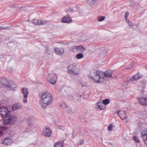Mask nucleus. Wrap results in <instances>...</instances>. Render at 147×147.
<instances>
[{"mask_svg":"<svg viewBox=\"0 0 147 147\" xmlns=\"http://www.w3.org/2000/svg\"><path fill=\"white\" fill-rule=\"evenodd\" d=\"M53 98L52 95L47 92L43 94L41 96L40 105L43 108H45L51 104Z\"/></svg>","mask_w":147,"mask_h":147,"instance_id":"obj_1","label":"nucleus"},{"mask_svg":"<svg viewBox=\"0 0 147 147\" xmlns=\"http://www.w3.org/2000/svg\"><path fill=\"white\" fill-rule=\"evenodd\" d=\"M94 76L92 77V74H90V76L95 82L97 83H100L103 81L104 79L103 73L102 72L98 71L94 73Z\"/></svg>","mask_w":147,"mask_h":147,"instance_id":"obj_2","label":"nucleus"},{"mask_svg":"<svg viewBox=\"0 0 147 147\" xmlns=\"http://www.w3.org/2000/svg\"><path fill=\"white\" fill-rule=\"evenodd\" d=\"M17 120V117L15 116H12L10 113L9 114L5 119L3 121V125H11L14 123Z\"/></svg>","mask_w":147,"mask_h":147,"instance_id":"obj_3","label":"nucleus"},{"mask_svg":"<svg viewBox=\"0 0 147 147\" xmlns=\"http://www.w3.org/2000/svg\"><path fill=\"white\" fill-rule=\"evenodd\" d=\"M118 114L124 122L125 123L128 122L129 119L127 116L126 113L125 111H119L118 112Z\"/></svg>","mask_w":147,"mask_h":147,"instance_id":"obj_4","label":"nucleus"},{"mask_svg":"<svg viewBox=\"0 0 147 147\" xmlns=\"http://www.w3.org/2000/svg\"><path fill=\"white\" fill-rule=\"evenodd\" d=\"M47 80L51 83L54 84L57 81V77L54 73L49 74L47 76Z\"/></svg>","mask_w":147,"mask_h":147,"instance_id":"obj_5","label":"nucleus"},{"mask_svg":"<svg viewBox=\"0 0 147 147\" xmlns=\"http://www.w3.org/2000/svg\"><path fill=\"white\" fill-rule=\"evenodd\" d=\"M76 65L75 63H73L70 65L68 67V72L70 74L73 73L75 74H79V72L76 69Z\"/></svg>","mask_w":147,"mask_h":147,"instance_id":"obj_6","label":"nucleus"},{"mask_svg":"<svg viewBox=\"0 0 147 147\" xmlns=\"http://www.w3.org/2000/svg\"><path fill=\"white\" fill-rule=\"evenodd\" d=\"M10 112L5 107H0V114L3 117H5L10 114Z\"/></svg>","mask_w":147,"mask_h":147,"instance_id":"obj_7","label":"nucleus"},{"mask_svg":"<svg viewBox=\"0 0 147 147\" xmlns=\"http://www.w3.org/2000/svg\"><path fill=\"white\" fill-rule=\"evenodd\" d=\"M21 91L23 94L24 99L23 100V102L24 103H26L27 102V99L28 93V89L26 88H23L22 89Z\"/></svg>","mask_w":147,"mask_h":147,"instance_id":"obj_8","label":"nucleus"},{"mask_svg":"<svg viewBox=\"0 0 147 147\" xmlns=\"http://www.w3.org/2000/svg\"><path fill=\"white\" fill-rule=\"evenodd\" d=\"M137 99L140 104L143 106L147 105V98L143 97H138Z\"/></svg>","mask_w":147,"mask_h":147,"instance_id":"obj_9","label":"nucleus"},{"mask_svg":"<svg viewBox=\"0 0 147 147\" xmlns=\"http://www.w3.org/2000/svg\"><path fill=\"white\" fill-rule=\"evenodd\" d=\"M86 49V48L83 47L80 45L73 48L72 50L74 52L82 53Z\"/></svg>","mask_w":147,"mask_h":147,"instance_id":"obj_10","label":"nucleus"},{"mask_svg":"<svg viewBox=\"0 0 147 147\" xmlns=\"http://www.w3.org/2000/svg\"><path fill=\"white\" fill-rule=\"evenodd\" d=\"M43 134L46 136L50 137L51 134V129L47 127H45L43 130Z\"/></svg>","mask_w":147,"mask_h":147,"instance_id":"obj_11","label":"nucleus"},{"mask_svg":"<svg viewBox=\"0 0 147 147\" xmlns=\"http://www.w3.org/2000/svg\"><path fill=\"white\" fill-rule=\"evenodd\" d=\"M141 132L142 139L144 143L147 145V130H142Z\"/></svg>","mask_w":147,"mask_h":147,"instance_id":"obj_12","label":"nucleus"},{"mask_svg":"<svg viewBox=\"0 0 147 147\" xmlns=\"http://www.w3.org/2000/svg\"><path fill=\"white\" fill-rule=\"evenodd\" d=\"M9 83V81L5 78H1L0 79V84H1V87H3V86H7Z\"/></svg>","mask_w":147,"mask_h":147,"instance_id":"obj_13","label":"nucleus"},{"mask_svg":"<svg viewBox=\"0 0 147 147\" xmlns=\"http://www.w3.org/2000/svg\"><path fill=\"white\" fill-rule=\"evenodd\" d=\"M54 51L57 55H61L64 53L63 49L62 48L55 47V48Z\"/></svg>","mask_w":147,"mask_h":147,"instance_id":"obj_14","label":"nucleus"},{"mask_svg":"<svg viewBox=\"0 0 147 147\" xmlns=\"http://www.w3.org/2000/svg\"><path fill=\"white\" fill-rule=\"evenodd\" d=\"M61 22L63 23H70L72 22V20L71 18L69 16L64 17L62 18Z\"/></svg>","mask_w":147,"mask_h":147,"instance_id":"obj_15","label":"nucleus"},{"mask_svg":"<svg viewBox=\"0 0 147 147\" xmlns=\"http://www.w3.org/2000/svg\"><path fill=\"white\" fill-rule=\"evenodd\" d=\"M22 108V106L20 104L17 103L14 104L12 105V109L13 111H16L19 109Z\"/></svg>","mask_w":147,"mask_h":147,"instance_id":"obj_16","label":"nucleus"},{"mask_svg":"<svg viewBox=\"0 0 147 147\" xmlns=\"http://www.w3.org/2000/svg\"><path fill=\"white\" fill-rule=\"evenodd\" d=\"M12 142V140L10 138L5 139L3 142V144L6 145L11 144Z\"/></svg>","mask_w":147,"mask_h":147,"instance_id":"obj_17","label":"nucleus"},{"mask_svg":"<svg viewBox=\"0 0 147 147\" xmlns=\"http://www.w3.org/2000/svg\"><path fill=\"white\" fill-rule=\"evenodd\" d=\"M97 0H87V3L90 7H92L95 5Z\"/></svg>","mask_w":147,"mask_h":147,"instance_id":"obj_18","label":"nucleus"},{"mask_svg":"<svg viewBox=\"0 0 147 147\" xmlns=\"http://www.w3.org/2000/svg\"><path fill=\"white\" fill-rule=\"evenodd\" d=\"M104 75V79L105 78V77H111L112 76V72L110 71H108L104 72H103Z\"/></svg>","mask_w":147,"mask_h":147,"instance_id":"obj_19","label":"nucleus"},{"mask_svg":"<svg viewBox=\"0 0 147 147\" xmlns=\"http://www.w3.org/2000/svg\"><path fill=\"white\" fill-rule=\"evenodd\" d=\"M34 128V127L33 125L32 124H30L26 128V131L27 132L30 133L32 131Z\"/></svg>","mask_w":147,"mask_h":147,"instance_id":"obj_20","label":"nucleus"},{"mask_svg":"<svg viewBox=\"0 0 147 147\" xmlns=\"http://www.w3.org/2000/svg\"><path fill=\"white\" fill-rule=\"evenodd\" d=\"M7 86L12 88H15L17 87L16 85L11 81H9L8 85Z\"/></svg>","mask_w":147,"mask_h":147,"instance_id":"obj_21","label":"nucleus"},{"mask_svg":"<svg viewBox=\"0 0 147 147\" xmlns=\"http://www.w3.org/2000/svg\"><path fill=\"white\" fill-rule=\"evenodd\" d=\"M133 77L134 80H136L141 78L142 76L139 73H138L133 76Z\"/></svg>","mask_w":147,"mask_h":147,"instance_id":"obj_22","label":"nucleus"},{"mask_svg":"<svg viewBox=\"0 0 147 147\" xmlns=\"http://www.w3.org/2000/svg\"><path fill=\"white\" fill-rule=\"evenodd\" d=\"M97 105L98 107L100 109V110H102L104 109L105 107L102 104L101 102L99 101L97 103Z\"/></svg>","mask_w":147,"mask_h":147,"instance_id":"obj_23","label":"nucleus"},{"mask_svg":"<svg viewBox=\"0 0 147 147\" xmlns=\"http://www.w3.org/2000/svg\"><path fill=\"white\" fill-rule=\"evenodd\" d=\"M40 20L35 19L33 20V23L35 25H40Z\"/></svg>","mask_w":147,"mask_h":147,"instance_id":"obj_24","label":"nucleus"},{"mask_svg":"<svg viewBox=\"0 0 147 147\" xmlns=\"http://www.w3.org/2000/svg\"><path fill=\"white\" fill-rule=\"evenodd\" d=\"M110 102L109 100L108 99H106L102 101V104L103 105H106L108 104Z\"/></svg>","mask_w":147,"mask_h":147,"instance_id":"obj_25","label":"nucleus"},{"mask_svg":"<svg viewBox=\"0 0 147 147\" xmlns=\"http://www.w3.org/2000/svg\"><path fill=\"white\" fill-rule=\"evenodd\" d=\"M105 18V16H99L97 18V19L98 21L100 22L104 20Z\"/></svg>","mask_w":147,"mask_h":147,"instance_id":"obj_26","label":"nucleus"},{"mask_svg":"<svg viewBox=\"0 0 147 147\" xmlns=\"http://www.w3.org/2000/svg\"><path fill=\"white\" fill-rule=\"evenodd\" d=\"M63 144V143L62 142H59L56 143L55 145L54 146V147H61V144Z\"/></svg>","mask_w":147,"mask_h":147,"instance_id":"obj_27","label":"nucleus"},{"mask_svg":"<svg viewBox=\"0 0 147 147\" xmlns=\"http://www.w3.org/2000/svg\"><path fill=\"white\" fill-rule=\"evenodd\" d=\"M83 56V55L82 54L79 53L77 55L76 57L78 59H80L82 58Z\"/></svg>","mask_w":147,"mask_h":147,"instance_id":"obj_28","label":"nucleus"},{"mask_svg":"<svg viewBox=\"0 0 147 147\" xmlns=\"http://www.w3.org/2000/svg\"><path fill=\"white\" fill-rule=\"evenodd\" d=\"M61 106L63 108H65L67 107L68 105L65 102H63L61 103Z\"/></svg>","mask_w":147,"mask_h":147,"instance_id":"obj_29","label":"nucleus"},{"mask_svg":"<svg viewBox=\"0 0 147 147\" xmlns=\"http://www.w3.org/2000/svg\"><path fill=\"white\" fill-rule=\"evenodd\" d=\"M135 64L134 63H132L129 65V67L128 68H126V69H131L132 68H133L135 65Z\"/></svg>","mask_w":147,"mask_h":147,"instance_id":"obj_30","label":"nucleus"},{"mask_svg":"<svg viewBox=\"0 0 147 147\" xmlns=\"http://www.w3.org/2000/svg\"><path fill=\"white\" fill-rule=\"evenodd\" d=\"M133 139L136 142H137L139 143L140 142V140L137 136H134L133 137Z\"/></svg>","mask_w":147,"mask_h":147,"instance_id":"obj_31","label":"nucleus"},{"mask_svg":"<svg viewBox=\"0 0 147 147\" xmlns=\"http://www.w3.org/2000/svg\"><path fill=\"white\" fill-rule=\"evenodd\" d=\"M129 13L128 11H127L125 12V18L126 20V21H127V18L129 15Z\"/></svg>","mask_w":147,"mask_h":147,"instance_id":"obj_32","label":"nucleus"},{"mask_svg":"<svg viewBox=\"0 0 147 147\" xmlns=\"http://www.w3.org/2000/svg\"><path fill=\"white\" fill-rule=\"evenodd\" d=\"M126 21L129 26H132L133 25V23L130 22L129 20H127Z\"/></svg>","mask_w":147,"mask_h":147,"instance_id":"obj_33","label":"nucleus"},{"mask_svg":"<svg viewBox=\"0 0 147 147\" xmlns=\"http://www.w3.org/2000/svg\"><path fill=\"white\" fill-rule=\"evenodd\" d=\"M145 95L144 93V92L143 91H142L140 92V94L139 96L138 97H144Z\"/></svg>","mask_w":147,"mask_h":147,"instance_id":"obj_34","label":"nucleus"},{"mask_svg":"<svg viewBox=\"0 0 147 147\" xmlns=\"http://www.w3.org/2000/svg\"><path fill=\"white\" fill-rule=\"evenodd\" d=\"M112 127L111 125H109L108 127V129L109 131H111L112 130Z\"/></svg>","mask_w":147,"mask_h":147,"instance_id":"obj_35","label":"nucleus"},{"mask_svg":"<svg viewBox=\"0 0 147 147\" xmlns=\"http://www.w3.org/2000/svg\"><path fill=\"white\" fill-rule=\"evenodd\" d=\"M134 79L131 78H128L127 80V81L128 82H129L132 81H134Z\"/></svg>","mask_w":147,"mask_h":147,"instance_id":"obj_36","label":"nucleus"},{"mask_svg":"<svg viewBox=\"0 0 147 147\" xmlns=\"http://www.w3.org/2000/svg\"><path fill=\"white\" fill-rule=\"evenodd\" d=\"M1 128L3 130H6L7 129V127H5V126H1Z\"/></svg>","mask_w":147,"mask_h":147,"instance_id":"obj_37","label":"nucleus"},{"mask_svg":"<svg viewBox=\"0 0 147 147\" xmlns=\"http://www.w3.org/2000/svg\"><path fill=\"white\" fill-rule=\"evenodd\" d=\"M40 21H41L40 25L41 24H43V25L45 24L46 23V22L45 21L42 20H40Z\"/></svg>","mask_w":147,"mask_h":147,"instance_id":"obj_38","label":"nucleus"},{"mask_svg":"<svg viewBox=\"0 0 147 147\" xmlns=\"http://www.w3.org/2000/svg\"><path fill=\"white\" fill-rule=\"evenodd\" d=\"M84 142V140H81L80 142H79L78 143V145H81L83 144Z\"/></svg>","mask_w":147,"mask_h":147,"instance_id":"obj_39","label":"nucleus"},{"mask_svg":"<svg viewBox=\"0 0 147 147\" xmlns=\"http://www.w3.org/2000/svg\"><path fill=\"white\" fill-rule=\"evenodd\" d=\"M7 29V28H5V27L1 28L0 26V30H3Z\"/></svg>","mask_w":147,"mask_h":147,"instance_id":"obj_40","label":"nucleus"},{"mask_svg":"<svg viewBox=\"0 0 147 147\" xmlns=\"http://www.w3.org/2000/svg\"><path fill=\"white\" fill-rule=\"evenodd\" d=\"M58 128L60 129H62V130H63V129L62 128V127L61 126H59Z\"/></svg>","mask_w":147,"mask_h":147,"instance_id":"obj_41","label":"nucleus"},{"mask_svg":"<svg viewBox=\"0 0 147 147\" xmlns=\"http://www.w3.org/2000/svg\"><path fill=\"white\" fill-rule=\"evenodd\" d=\"M3 134V132L1 131H0V135H2Z\"/></svg>","mask_w":147,"mask_h":147,"instance_id":"obj_42","label":"nucleus"},{"mask_svg":"<svg viewBox=\"0 0 147 147\" xmlns=\"http://www.w3.org/2000/svg\"><path fill=\"white\" fill-rule=\"evenodd\" d=\"M127 85V83L126 84H125V85H126H126Z\"/></svg>","mask_w":147,"mask_h":147,"instance_id":"obj_43","label":"nucleus"},{"mask_svg":"<svg viewBox=\"0 0 147 147\" xmlns=\"http://www.w3.org/2000/svg\"><path fill=\"white\" fill-rule=\"evenodd\" d=\"M14 5H13V6H12V7H14Z\"/></svg>","mask_w":147,"mask_h":147,"instance_id":"obj_44","label":"nucleus"}]
</instances>
